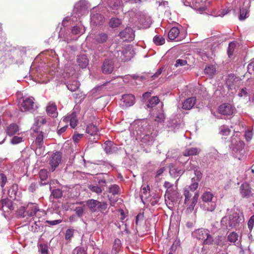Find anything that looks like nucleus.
<instances>
[{
  "label": "nucleus",
  "mask_w": 254,
  "mask_h": 254,
  "mask_svg": "<svg viewBox=\"0 0 254 254\" xmlns=\"http://www.w3.org/2000/svg\"><path fill=\"white\" fill-rule=\"evenodd\" d=\"M192 192L189 189H184L183 194L185 197L184 203L187 205V210L190 211L193 209L198 197V194L197 193H195L194 196L192 197Z\"/></svg>",
  "instance_id": "obj_1"
},
{
  "label": "nucleus",
  "mask_w": 254,
  "mask_h": 254,
  "mask_svg": "<svg viewBox=\"0 0 254 254\" xmlns=\"http://www.w3.org/2000/svg\"><path fill=\"white\" fill-rule=\"evenodd\" d=\"M86 205L89 211L92 213L96 212L98 210L101 212L105 211L108 206L106 202H100L93 199H90L86 201Z\"/></svg>",
  "instance_id": "obj_2"
},
{
  "label": "nucleus",
  "mask_w": 254,
  "mask_h": 254,
  "mask_svg": "<svg viewBox=\"0 0 254 254\" xmlns=\"http://www.w3.org/2000/svg\"><path fill=\"white\" fill-rule=\"evenodd\" d=\"M62 157V154L59 151H57L52 154L49 160L50 170L52 172H54L59 166L60 163L61 162Z\"/></svg>",
  "instance_id": "obj_3"
},
{
  "label": "nucleus",
  "mask_w": 254,
  "mask_h": 254,
  "mask_svg": "<svg viewBox=\"0 0 254 254\" xmlns=\"http://www.w3.org/2000/svg\"><path fill=\"white\" fill-rule=\"evenodd\" d=\"M226 83L230 89H236L241 83L240 78L236 77L234 74L228 75L225 79Z\"/></svg>",
  "instance_id": "obj_4"
},
{
  "label": "nucleus",
  "mask_w": 254,
  "mask_h": 254,
  "mask_svg": "<svg viewBox=\"0 0 254 254\" xmlns=\"http://www.w3.org/2000/svg\"><path fill=\"white\" fill-rule=\"evenodd\" d=\"M98 184L89 185L88 186L89 190L92 192H95L97 194L102 193L104 190V187L106 186V181L105 179H100L98 181Z\"/></svg>",
  "instance_id": "obj_5"
},
{
  "label": "nucleus",
  "mask_w": 254,
  "mask_h": 254,
  "mask_svg": "<svg viewBox=\"0 0 254 254\" xmlns=\"http://www.w3.org/2000/svg\"><path fill=\"white\" fill-rule=\"evenodd\" d=\"M235 108L232 105L229 103L221 104L218 108L219 113L226 116H231L234 114Z\"/></svg>",
  "instance_id": "obj_6"
},
{
  "label": "nucleus",
  "mask_w": 254,
  "mask_h": 254,
  "mask_svg": "<svg viewBox=\"0 0 254 254\" xmlns=\"http://www.w3.org/2000/svg\"><path fill=\"white\" fill-rule=\"evenodd\" d=\"M34 100L33 97H29L24 99L19 106L20 110L22 112H26L32 109L34 105Z\"/></svg>",
  "instance_id": "obj_7"
},
{
  "label": "nucleus",
  "mask_w": 254,
  "mask_h": 254,
  "mask_svg": "<svg viewBox=\"0 0 254 254\" xmlns=\"http://www.w3.org/2000/svg\"><path fill=\"white\" fill-rule=\"evenodd\" d=\"M68 122L72 128H74L77 126L78 122L75 113H72L64 118L62 121H60L59 125H61L62 123H67Z\"/></svg>",
  "instance_id": "obj_8"
},
{
  "label": "nucleus",
  "mask_w": 254,
  "mask_h": 254,
  "mask_svg": "<svg viewBox=\"0 0 254 254\" xmlns=\"http://www.w3.org/2000/svg\"><path fill=\"white\" fill-rule=\"evenodd\" d=\"M119 36L126 40L132 41L134 38V33L133 29L130 27H127L120 32Z\"/></svg>",
  "instance_id": "obj_9"
},
{
  "label": "nucleus",
  "mask_w": 254,
  "mask_h": 254,
  "mask_svg": "<svg viewBox=\"0 0 254 254\" xmlns=\"http://www.w3.org/2000/svg\"><path fill=\"white\" fill-rule=\"evenodd\" d=\"M165 197L172 202L177 201L179 199V194L177 190L176 187L166 190Z\"/></svg>",
  "instance_id": "obj_10"
},
{
  "label": "nucleus",
  "mask_w": 254,
  "mask_h": 254,
  "mask_svg": "<svg viewBox=\"0 0 254 254\" xmlns=\"http://www.w3.org/2000/svg\"><path fill=\"white\" fill-rule=\"evenodd\" d=\"M245 146V144L242 141H239L236 145L235 156L239 160H241L245 156L246 153V151L244 149Z\"/></svg>",
  "instance_id": "obj_11"
},
{
  "label": "nucleus",
  "mask_w": 254,
  "mask_h": 254,
  "mask_svg": "<svg viewBox=\"0 0 254 254\" xmlns=\"http://www.w3.org/2000/svg\"><path fill=\"white\" fill-rule=\"evenodd\" d=\"M114 63L111 60H105L102 66L103 73L110 74L112 73L114 69Z\"/></svg>",
  "instance_id": "obj_12"
},
{
  "label": "nucleus",
  "mask_w": 254,
  "mask_h": 254,
  "mask_svg": "<svg viewBox=\"0 0 254 254\" xmlns=\"http://www.w3.org/2000/svg\"><path fill=\"white\" fill-rule=\"evenodd\" d=\"M216 197L212 193L207 192V211H212L216 207Z\"/></svg>",
  "instance_id": "obj_13"
},
{
  "label": "nucleus",
  "mask_w": 254,
  "mask_h": 254,
  "mask_svg": "<svg viewBox=\"0 0 254 254\" xmlns=\"http://www.w3.org/2000/svg\"><path fill=\"white\" fill-rule=\"evenodd\" d=\"M240 192L243 197H250L252 192L249 185L247 183L242 184L240 187Z\"/></svg>",
  "instance_id": "obj_14"
},
{
  "label": "nucleus",
  "mask_w": 254,
  "mask_h": 254,
  "mask_svg": "<svg viewBox=\"0 0 254 254\" xmlns=\"http://www.w3.org/2000/svg\"><path fill=\"white\" fill-rule=\"evenodd\" d=\"M39 211L37 204L34 203H29L27 205V215L31 217L33 216Z\"/></svg>",
  "instance_id": "obj_15"
},
{
  "label": "nucleus",
  "mask_w": 254,
  "mask_h": 254,
  "mask_svg": "<svg viewBox=\"0 0 254 254\" xmlns=\"http://www.w3.org/2000/svg\"><path fill=\"white\" fill-rule=\"evenodd\" d=\"M125 105L129 107L133 105L135 102V97L132 94H126L122 96Z\"/></svg>",
  "instance_id": "obj_16"
},
{
  "label": "nucleus",
  "mask_w": 254,
  "mask_h": 254,
  "mask_svg": "<svg viewBox=\"0 0 254 254\" xmlns=\"http://www.w3.org/2000/svg\"><path fill=\"white\" fill-rule=\"evenodd\" d=\"M195 102V97H193L189 98L183 102L182 108L185 110H190L193 107Z\"/></svg>",
  "instance_id": "obj_17"
},
{
  "label": "nucleus",
  "mask_w": 254,
  "mask_h": 254,
  "mask_svg": "<svg viewBox=\"0 0 254 254\" xmlns=\"http://www.w3.org/2000/svg\"><path fill=\"white\" fill-rule=\"evenodd\" d=\"M57 110V106L54 103H49L46 108L47 114L53 117L57 116L58 112Z\"/></svg>",
  "instance_id": "obj_18"
},
{
  "label": "nucleus",
  "mask_w": 254,
  "mask_h": 254,
  "mask_svg": "<svg viewBox=\"0 0 254 254\" xmlns=\"http://www.w3.org/2000/svg\"><path fill=\"white\" fill-rule=\"evenodd\" d=\"M108 38L107 33L101 32L96 35L95 40L97 44H103L107 42Z\"/></svg>",
  "instance_id": "obj_19"
},
{
  "label": "nucleus",
  "mask_w": 254,
  "mask_h": 254,
  "mask_svg": "<svg viewBox=\"0 0 254 254\" xmlns=\"http://www.w3.org/2000/svg\"><path fill=\"white\" fill-rule=\"evenodd\" d=\"M103 147L107 154H112L116 150V147L111 141L105 142Z\"/></svg>",
  "instance_id": "obj_20"
},
{
  "label": "nucleus",
  "mask_w": 254,
  "mask_h": 254,
  "mask_svg": "<svg viewBox=\"0 0 254 254\" xmlns=\"http://www.w3.org/2000/svg\"><path fill=\"white\" fill-rule=\"evenodd\" d=\"M193 235L198 240H204V244L206 242V239H204L205 236L206 235V231L205 229L200 228L197 229L193 233Z\"/></svg>",
  "instance_id": "obj_21"
},
{
  "label": "nucleus",
  "mask_w": 254,
  "mask_h": 254,
  "mask_svg": "<svg viewBox=\"0 0 254 254\" xmlns=\"http://www.w3.org/2000/svg\"><path fill=\"white\" fill-rule=\"evenodd\" d=\"M19 131V127L15 124H11L7 126L6 132L9 136H12Z\"/></svg>",
  "instance_id": "obj_22"
},
{
  "label": "nucleus",
  "mask_w": 254,
  "mask_h": 254,
  "mask_svg": "<svg viewBox=\"0 0 254 254\" xmlns=\"http://www.w3.org/2000/svg\"><path fill=\"white\" fill-rule=\"evenodd\" d=\"M77 62L78 65L82 68H85L88 64V59L87 57L84 55L79 56L77 57Z\"/></svg>",
  "instance_id": "obj_23"
},
{
  "label": "nucleus",
  "mask_w": 254,
  "mask_h": 254,
  "mask_svg": "<svg viewBox=\"0 0 254 254\" xmlns=\"http://www.w3.org/2000/svg\"><path fill=\"white\" fill-rule=\"evenodd\" d=\"M200 151V149L196 147H190L185 149L183 152V154L184 156L196 155L199 153Z\"/></svg>",
  "instance_id": "obj_24"
},
{
  "label": "nucleus",
  "mask_w": 254,
  "mask_h": 254,
  "mask_svg": "<svg viewBox=\"0 0 254 254\" xmlns=\"http://www.w3.org/2000/svg\"><path fill=\"white\" fill-rule=\"evenodd\" d=\"M180 33L179 29L174 27L170 30L168 34V39L171 41L174 40L179 35Z\"/></svg>",
  "instance_id": "obj_25"
},
{
  "label": "nucleus",
  "mask_w": 254,
  "mask_h": 254,
  "mask_svg": "<svg viewBox=\"0 0 254 254\" xmlns=\"http://www.w3.org/2000/svg\"><path fill=\"white\" fill-rule=\"evenodd\" d=\"M0 207L3 210H5L6 208L12 209V202L8 199H3L0 201Z\"/></svg>",
  "instance_id": "obj_26"
},
{
  "label": "nucleus",
  "mask_w": 254,
  "mask_h": 254,
  "mask_svg": "<svg viewBox=\"0 0 254 254\" xmlns=\"http://www.w3.org/2000/svg\"><path fill=\"white\" fill-rule=\"evenodd\" d=\"M98 131L97 127L94 125L91 124L87 126L86 132L87 134L91 136H95L97 134Z\"/></svg>",
  "instance_id": "obj_27"
},
{
  "label": "nucleus",
  "mask_w": 254,
  "mask_h": 254,
  "mask_svg": "<svg viewBox=\"0 0 254 254\" xmlns=\"http://www.w3.org/2000/svg\"><path fill=\"white\" fill-rule=\"evenodd\" d=\"M36 133L37 134L35 135V144L37 147L40 148L43 144V132L42 131H37Z\"/></svg>",
  "instance_id": "obj_28"
},
{
  "label": "nucleus",
  "mask_w": 254,
  "mask_h": 254,
  "mask_svg": "<svg viewBox=\"0 0 254 254\" xmlns=\"http://www.w3.org/2000/svg\"><path fill=\"white\" fill-rule=\"evenodd\" d=\"M80 85L79 82L76 80L70 81L67 83L66 86L67 88L71 91H75L79 88Z\"/></svg>",
  "instance_id": "obj_29"
},
{
  "label": "nucleus",
  "mask_w": 254,
  "mask_h": 254,
  "mask_svg": "<svg viewBox=\"0 0 254 254\" xmlns=\"http://www.w3.org/2000/svg\"><path fill=\"white\" fill-rule=\"evenodd\" d=\"M239 217L237 213H234L229 217V226L230 227H234L239 223L238 219Z\"/></svg>",
  "instance_id": "obj_30"
},
{
  "label": "nucleus",
  "mask_w": 254,
  "mask_h": 254,
  "mask_svg": "<svg viewBox=\"0 0 254 254\" xmlns=\"http://www.w3.org/2000/svg\"><path fill=\"white\" fill-rule=\"evenodd\" d=\"M159 102L160 100L157 96H153L148 100L147 107L148 108H152L156 106Z\"/></svg>",
  "instance_id": "obj_31"
},
{
  "label": "nucleus",
  "mask_w": 254,
  "mask_h": 254,
  "mask_svg": "<svg viewBox=\"0 0 254 254\" xmlns=\"http://www.w3.org/2000/svg\"><path fill=\"white\" fill-rule=\"evenodd\" d=\"M39 176L41 182V185H45L47 184V183H42V181H45L48 178V171L46 169H41L39 172Z\"/></svg>",
  "instance_id": "obj_32"
},
{
  "label": "nucleus",
  "mask_w": 254,
  "mask_h": 254,
  "mask_svg": "<svg viewBox=\"0 0 254 254\" xmlns=\"http://www.w3.org/2000/svg\"><path fill=\"white\" fill-rule=\"evenodd\" d=\"M122 23V20L118 18H112L109 21V26L110 27L114 28L119 27Z\"/></svg>",
  "instance_id": "obj_33"
},
{
  "label": "nucleus",
  "mask_w": 254,
  "mask_h": 254,
  "mask_svg": "<svg viewBox=\"0 0 254 254\" xmlns=\"http://www.w3.org/2000/svg\"><path fill=\"white\" fill-rule=\"evenodd\" d=\"M190 165H191V166H190V167H188L187 169L189 170H194V174L196 176V179H195V181L198 182L201 179L202 174L200 171L197 170H195V165H192L191 164H190Z\"/></svg>",
  "instance_id": "obj_34"
},
{
  "label": "nucleus",
  "mask_w": 254,
  "mask_h": 254,
  "mask_svg": "<svg viewBox=\"0 0 254 254\" xmlns=\"http://www.w3.org/2000/svg\"><path fill=\"white\" fill-rule=\"evenodd\" d=\"M216 67L215 65L207 66V78H211L215 74Z\"/></svg>",
  "instance_id": "obj_35"
},
{
  "label": "nucleus",
  "mask_w": 254,
  "mask_h": 254,
  "mask_svg": "<svg viewBox=\"0 0 254 254\" xmlns=\"http://www.w3.org/2000/svg\"><path fill=\"white\" fill-rule=\"evenodd\" d=\"M47 120L46 118L43 116H38L35 118V124L38 127L46 124Z\"/></svg>",
  "instance_id": "obj_36"
},
{
  "label": "nucleus",
  "mask_w": 254,
  "mask_h": 254,
  "mask_svg": "<svg viewBox=\"0 0 254 254\" xmlns=\"http://www.w3.org/2000/svg\"><path fill=\"white\" fill-rule=\"evenodd\" d=\"M120 189L117 185H113L109 187V192L113 195L118 194L120 193Z\"/></svg>",
  "instance_id": "obj_37"
},
{
  "label": "nucleus",
  "mask_w": 254,
  "mask_h": 254,
  "mask_svg": "<svg viewBox=\"0 0 254 254\" xmlns=\"http://www.w3.org/2000/svg\"><path fill=\"white\" fill-rule=\"evenodd\" d=\"M192 184L188 188H185L184 189H189L190 191L194 192L198 188V182L195 181V178H192Z\"/></svg>",
  "instance_id": "obj_38"
},
{
  "label": "nucleus",
  "mask_w": 254,
  "mask_h": 254,
  "mask_svg": "<svg viewBox=\"0 0 254 254\" xmlns=\"http://www.w3.org/2000/svg\"><path fill=\"white\" fill-rule=\"evenodd\" d=\"M165 39L161 36L156 35L153 38V42L157 46L162 45L165 43Z\"/></svg>",
  "instance_id": "obj_39"
},
{
  "label": "nucleus",
  "mask_w": 254,
  "mask_h": 254,
  "mask_svg": "<svg viewBox=\"0 0 254 254\" xmlns=\"http://www.w3.org/2000/svg\"><path fill=\"white\" fill-rule=\"evenodd\" d=\"M238 238V235L235 232H232L228 236V240L231 243H235Z\"/></svg>",
  "instance_id": "obj_40"
},
{
  "label": "nucleus",
  "mask_w": 254,
  "mask_h": 254,
  "mask_svg": "<svg viewBox=\"0 0 254 254\" xmlns=\"http://www.w3.org/2000/svg\"><path fill=\"white\" fill-rule=\"evenodd\" d=\"M235 47L236 44L234 42H231L229 43L227 51L228 55L229 58H230L233 55Z\"/></svg>",
  "instance_id": "obj_41"
},
{
  "label": "nucleus",
  "mask_w": 254,
  "mask_h": 254,
  "mask_svg": "<svg viewBox=\"0 0 254 254\" xmlns=\"http://www.w3.org/2000/svg\"><path fill=\"white\" fill-rule=\"evenodd\" d=\"M52 195L55 198H59L62 196L63 191L59 189H55L52 191Z\"/></svg>",
  "instance_id": "obj_42"
},
{
  "label": "nucleus",
  "mask_w": 254,
  "mask_h": 254,
  "mask_svg": "<svg viewBox=\"0 0 254 254\" xmlns=\"http://www.w3.org/2000/svg\"><path fill=\"white\" fill-rule=\"evenodd\" d=\"M230 130L226 126H223L220 127V133L222 135H228L230 134Z\"/></svg>",
  "instance_id": "obj_43"
},
{
  "label": "nucleus",
  "mask_w": 254,
  "mask_h": 254,
  "mask_svg": "<svg viewBox=\"0 0 254 254\" xmlns=\"http://www.w3.org/2000/svg\"><path fill=\"white\" fill-rule=\"evenodd\" d=\"M121 245V243L120 240L119 239H115L114 241V244L113 246V250L115 251V254H116L119 251Z\"/></svg>",
  "instance_id": "obj_44"
},
{
  "label": "nucleus",
  "mask_w": 254,
  "mask_h": 254,
  "mask_svg": "<svg viewBox=\"0 0 254 254\" xmlns=\"http://www.w3.org/2000/svg\"><path fill=\"white\" fill-rule=\"evenodd\" d=\"M74 230L68 229L65 233V239L66 240H70L73 236Z\"/></svg>",
  "instance_id": "obj_45"
},
{
  "label": "nucleus",
  "mask_w": 254,
  "mask_h": 254,
  "mask_svg": "<svg viewBox=\"0 0 254 254\" xmlns=\"http://www.w3.org/2000/svg\"><path fill=\"white\" fill-rule=\"evenodd\" d=\"M84 210V207L78 206L76 207L74 209V211L76 215L79 217H82L83 215Z\"/></svg>",
  "instance_id": "obj_46"
},
{
  "label": "nucleus",
  "mask_w": 254,
  "mask_h": 254,
  "mask_svg": "<svg viewBox=\"0 0 254 254\" xmlns=\"http://www.w3.org/2000/svg\"><path fill=\"white\" fill-rule=\"evenodd\" d=\"M247 10L246 8H241L240 9L239 19L241 20H244L247 17Z\"/></svg>",
  "instance_id": "obj_47"
},
{
  "label": "nucleus",
  "mask_w": 254,
  "mask_h": 254,
  "mask_svg": "<svg viewBox=\"0 0 254 254\" xmlns=\"http://www.w3.org/2000/svg\"><path fill=\"white\" fill-rule=\"evenodd\" d=\"M150 187L149 186H147L146 187H144L142 188L141 192V196L147 197V194L149 193Z\"/></svg>",
  "instance_id": "obj_48"
},
{
  "label": "nucleus",
  "mask_w": 254,
  "mask_h": 254,
  "mask_svg": "<svg viewBox=\"0 0 254 254\" xmlns=\"http://www.w3.org/2000/svg\"><path fill=\"white\" fill-rule=\"evenodd\" d=\"M73 254H86V252L81 247H76L72 251Z\"/></svg>",
  "instance_id": "obj_49"
},
{
  "label": "nucleus",
  "mask_w": 254,
  "mask_h": 254,
  "mask_svg": "<svg viewBox=\"0 0 254 254\" xmlns=\"http://www.w3.org/2000/svg\"><path fill=\"white\" fill-rule=\"evenodd\" d=\"M248 71L251 74H254V60H252L247 66Z\"/></svg>",
  "instance_id": "obj_50"
},
{
  "label": "nucleus",
  "mask_w": 254,
  "mask_h": 254,
  "mask_svg": "<svg viewBox=\"0 0 254 254\" xmlns=\"http://www.w3.org/2000/svg\"><path fill=\"white\" fill-rule=\"evenodd\" d=\"M81 30V28L77 26H75L72 28L71 33L74 35L81 34L83 33Z\"/></svg>",
  "instance_id": "obj_51"
},
{
  "label": "nucleus",
  "mask_w": 254,
  "mask_h": 254,
  "mask_svg": "<svg viewBox=\"0 0 254 254\" xmlns=\"http://www.w3.org/2000/svg\"><path fill=\"white\" fill-rule=\"evenodd\" d=\"M248 228L250 232L252 231L254 226V215H252L249 219L248 222Z\"/></svg>",
  "instance_id": "obj_52"
},
{
  "label": "nucleus",
  "mask_w": 254,
  "mask_h": 254,
  "mask_svg": "<svg viewBox=\"0 0 254 254\" xmlns=\"http://www.w3.org/2000/svg\"><path fill=\"white\" fill-rule=\"evenodd\" d=\"M165 119L164 115L163 113H158L155 117V121L158 123H162Z\"/></svg>",
  "instance_id": "obj_53"
},
{
  "label": "nucleus",
  "mask_w": 254,
  "mask_h": 254,
  "mask_svg": "<svg viewBox=\"0 0 254 254\" xmlns=\"http://www.w3.org/2000/svg\"><path fill=\"white\" fill-rule=\"evenodd\" d=\"M23 141L22 137L14 136L11 140V143L13 144H16L21 142Z\"/></svg>",
  "instance_id": "obj_54"
},
{
  "label": "nucleus",
  "mask_w": 254,
  "mask_h": 254,
  "mask_svg": "<svg viewBox=\"0 0 254 254\" xmlns=\"http://www.w3.org/2000/svg\"><path fill=\"white\" fill-rule=\"evenodd\" d=\"M253 136V134L251 130L248 129L245 131V137L247 141H250L252 139Z\"/></svg>",
  "instance_id": "obj_55"
},
{
  "label": "nucleus",
  "mask_w": 254,
  "mask_h": 254,
  "mask_svg": "<svg viewBox=\"0 0 254 254\" xmlns=\"http://www.w3.org/2000/svg\"><path fill=\"white\" fill-rule=\"evenodd\" d=\"M187 64V61L185 60L178 59L176 61L175 64V66L178 67L183 66Z\"/></svg>",
  "instance_id": "obj_56"
},
{
  "label": "nucleus",
  "mask_w": 254,
  "mask_h": 254,
  "mask_svg": "<svg viewBox=\"0 0 254 254\" xmlns=\"http://www.w3.org/2000/svg\"><path fill=\"white\" fill-rule=\"evenodd\" d=\"M0 177L1 180V187L3 188L7 182V178L3 173L0 174Z\"/></svg>",
  "instance_id": "obj_57"
},
{
  "label": "nucleus",
  "mask_w": 254,
  "mask_h": 254,
  "mask_svg": "<svg viewBox=\"0 0 254 254\" xmlns=\"http://www.w3.org/2000/svg\"><path fill=\"white\" fill-rule=\"evenodd\" d=\"M40 249L42 254H47L48 253V247L45 245H41Z\"/></svg>",
  "instance_id": "obj_58"
},
{
  "label": "nucleus",
  "mask_w": 254,
  "mask_h": 254,
  "mask_svg": "<svg viewBox=\"0 0 254 254\" xmlns=\"http://www.w3.org/2000/svg\"><path fill=\"white\" fill-rule=\"evenodd\" d=\"M113 4L112 5V3H110V6L114 9H117L120 5L119 0H113Z\"/></svg>",
  "instance_id": "obj_59"
},
{
  "label": "nucleus",
  "mask_w": 254,
  "mask_h": 254,
  "mask_svg": "<svg viewBox=\"0 0 254 254\" xmlns=\"http://www.w3.org/2000/svg\"><path fill=\"white\" fill-rule=\"evenodd\" d=\"M37 188V184L36 183H32L28 188V190L30 192H34Z\"/></svg>",
  "instance_id": "obj_60"
},
{
  "label": "nucleus",
  "mask_w": 254,
  "mask_h": 254,
  "mask_svg": "<svg viewBox=\"0 0 254 254\" xmlns=\"http://www.w3.org/2000/svg\"><path fill=\"white\" fill-rule=\"evenodd\" d=\"M83 134L74 133L72 136V139L75 142H78L79 138L83 136Z\"/></svg>",
  "instance_id": "obj_61"
},
{
  "label": "nucleus",
  "mask_w": 254,
  "mask_h": 254,
  "mask_svg": "<svg viewBox=\"0 0 254 254\" xmlns=\"http://www.w3.org/2000/svg\"><path fill=\"white\" fill-rule=\"evenodd\" d=\"M62 222V220L61 219L59 220H56L54 221H50V220H47L46 223L50 225H56L57 224H58Z\"/></svg>",
  "instance_id": "obj_62"
},
{
  "label": "nucleus",
  "mask_w": 254,
  "mask_h": 254,
  "mask_svg": "<svg viewBox=\"0 0 254 254\" xmlns=\"http://www.w3.org/2000/svg\"><path fill=\"white\" fill-rule=\"evenodd\" d=\"M248 93L247 92V89L246 88H242L241 90V91L238 93V96L240 97H246L247 96Z\"/></svg>",
  "instance_id": "obj_63"
},
{
  "label": "nucleus",
  "mask_w": 254,
  "mask_h": 254,
  "mask_svg": "<svg viewBox=\"0 0 254 254\" xmlns=\"http://www.w3.org/2000/svg\"><path fill=\"white\" fill-rule=\"evenodd\" d=\"M164 186L167 189L166 190H168L174 188L173 185L171 183L167 181L164 183Z\"/></svg>",
  "instance_id": "obj_64"
}]
</instances>
